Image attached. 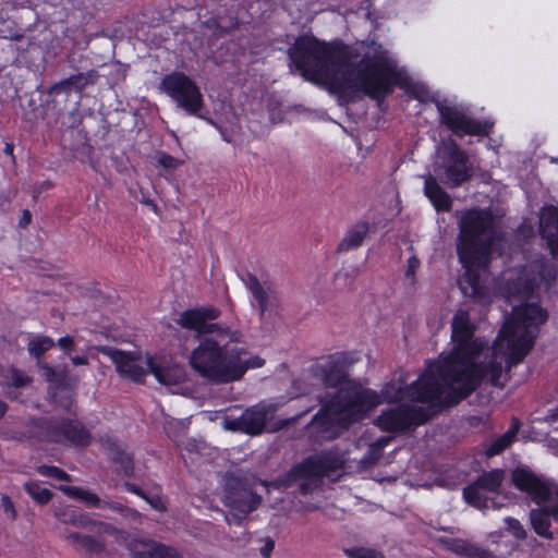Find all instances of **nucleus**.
<instances>
[{
    "instance_id": "1",
    "label": "nucleus",
    "mask_w": 558,
    "mask_h": 558,
    "mask_svg": "<svg viewBox=\"0 0 558 558\" xmlns=\"http://www.w3.org/2000/svg\"><path fill=\"white\" fill-rule=\"evenodd\" d=\"M313 374L326 388L333 389L319 396L322 409L313 416L310 425L318 426L328 438L336 437L345 429L359 414H362L383 401L397 403L404 400L422 403L400 404L383 411L376 418V425L386 432H404L425 424L444 408H450L451 388L429 364L425 373L408 385L405 379L387 383L378 395L349 379L343 366L330 362L313 367Z\"/></svg>"
},
{
    "instance_id": "50",
    "label": "nucleus",
    "mask_w": 558,
    "mask_h": 558,
    "mask_svg": "<svg viewBox=\"0 0 558 558\" xmlns=\"http://www.w3.org/2000/svg\"><path fill=\"white\" fill-rule=\"evenodd\" d=\"M41 368H43L44 375L46 376L48 381L56 380V371L51 366L45 364L41 366Z\"/></svg>"
},
{
    "instance_id": "10",
    "label": "nucleus",
    "mask_w": 558,
    "mask_h": 558,
    "mask_svg": "<svg viewBox=\"0 0 558 558\" xmlns=\"http://www.w3.org/2000/svg\"><path fill=\"white\" fill-rule=\"evenodd\" d=\"M260 502L262 497L253 493L245 480L240 477L227 480L225 505L231 509V514L226 515L229 524L241 525L246 515L256 510Z\"/></svg>"
},
{
    "instance_id": "27",
    "label": "nucleus",
    "mask_w": 558,
    "mask_h": 558,
    "mask_svg": "<svg viewBox=\"0 0 558 558\" xmlns=\"http://www.w3.org/2000/svg\"><path fill=\"white\" fill-rule=\"evenodd\" d=\"M70 77L72 89L74 93H82L86 88L97 84L100 75L98 71L90 69L86 72L73 74Z\"/></svg>"
},
{
    "instance_id": "51",
    "label": "nucleus",
    "mask_w": 558,
    "mask_h": 558,
    "mask_svg": "<svg viewBox=\"0 0 558 558\" xmlns=\"http://www.w3.org/2000/svg\"><path fill=\"white\" fill-rule=\"evenodd\" d=\"M487 507H485L484 510H487V509H500L502 507V504H499L498 501H496V499L494 497H488L487 496Z\"/></svg>"
},
{
    "instance_id": "37",
    "label": "nucleus",
    "mask_w": 558,
    "mask_h": 558,
    "mask_svg": "<svg viewBox=\"0 0 558 558\" xmlns=\"http://www.w3.org/2000/svg\"><path fill=\"white\" fill-rule=\"evenodd\" d=\"M156 160L157 165L165 169H177L182 163L181 160L174 158L173 156L165 151L158 153L156 156Z\"/></svg>"
},
{
    "instance_id": "46",
    "label": "nucleus",
    "mask_w": 558,
    "mask_h": 558,
    "mask_svg": "<svg viewBox=\"0 0 558 558\" xmlns=\"http://www.w3.org/2000/svg\"><path fill=\"white\" fill-rule=\"evenodd\" d=\"M549 511L551 512L553 519L558 523V489L556 492V496L550 500L548 505Z\"/></svg>"
},
{
    "instance_id": "43",
    "label": "nucleus",
    "mask_w": 558,
    "mask_h": 558,
    "mask_svg": "<svg viewBox=\"0 0 558 558\" xmlns=\"http://www.w3.org/2000/svg\"><path fill=\"white\" fill-rule=\"evenodd\" d=\"M102 508H110L117 512L124 513L128 512L129 509L124 507L120 502H113V501H102Z\"/></svg>"
},
{
    "instance_id": "12",
    "label": "nucleus",
    "mask_w": 558,
    "mask_h": 558,
    "mask_svg": "<svg viewBox=\"0 0 558 558\" xmlns=\"http://www.w3.org/2000/svg\"><path fill=\"white\" fill-rule=\"evenodd\" d=\"M504 480L505 471L502 469L484 472L472 484L463 488V497L469 505L484 510L488 502L484 493L498 494Z\"/></svg>"
},
{
    "instance_id": "5",
    "label": "nucleus",
    "mask_w": 558,
    "mask_h": 558,
    "mask_svg": "<svg viewBox=\"0 0 558 558\" xmlns=\"http://www.w3.org/2000/svg\"><path fill=\"white\" fill-rule=\"evenodd\" d=\"M497 238L495 221L488 210L471 209L462 216L457 251L466 269L468 287L462 288L465 294H481L482 287L475 270L487 268L492 245Z\"/></svg>"
},
{
    "instance_id": "22",
    "label": "nucleus",
    "mask_w": 558,
    "mask_h": 558,
    "mask_svg": "<svg viewBox=\"0 0 558 558\" xmlns=\"http://www.w3.org/2000/svg\"><path fill=\"white\" fill-rule=\"evenodd\" d=\"M369 231V223L367 221H359L348 229L344 236L337 246V253L349 252L359 248Z\"/></svg>"
},
{
    "instance_id": "20",
    "label": "nucleus",
    "mask_w": 558,
    "mask_h": 558,
    "mask_svg": "<svg viewBox=\"0 0 558 558\" xmlns=\"http://www.w3.org/2000/svg\"><path fill=\"white\" fill-rule=\"evenodd\" d=\"M535 276L532 278H519V283H522V289L518 290L520 299L527 300L532 296L534 290L541 283L555 278V270L542 263H533L529 267Z\"/></svg>"
},
{
    "instance_id": "25",
    "label": "nucleus",
    "mask_w": 558,
    "mask_h": 558,
    "mask_svg": "<svg viewBox=\"0 0 558 558\" xmlns=\"http://www.w3.org/2000/svg\"><path fill=\"white\" fill-rule=\"evenodd\" d=\"M439 541L448 550L457 555L472 558L481 556L482 550L476 545L470 543L469 541L450 537H441Z\"/></svg>"
},
{
    "instance_id": "31",
    "label": "nucleus",
    "mask_w": 558,
    "mask_h": 558,
    "mask_svg": "<svg viewBox=\"0 0 558 558\" xmlns=\"http://www.w3.org/2000/svg\"><path fill=\"white\" fill-rule=\"evenodd\" d=\"M54 342L51 338L46 336H39L28 343V352L31 355L40 357L46 351L51 349Z\"/></svg>"
},
{
    "instance_id": "48",
    "label": "nucleus",
    "mask_w": 558,
    "mask_h": 558,
    "mask_svg": "<svg viewBox=\"0 0 558 558\" xmlns=\"http://www.w3.org/2000/svg\"><path fill=\"white\" fill-rule=\"evenodd\" d=\"M83 535L84 534L77 532H71L65 535V539L69 541L73 546H80Z\"/></svg>"
},
{
    "instance_id": "14",
    "label": "nucleus",
    "mask_w": 558,
    "mask_h": 558,
    "mask_svg": "<svg viewBox=\"0 0 558 558\" xmlns=\"http://www.w3.org/2000/svg\"><path fill=\"white\" fill-rule=\"evenodd\" d=\"M274 416V408L264 403L255 404L246 409L240 417L232 421V429L240 430L250 435L260 434Z\"/></svg>"
},
{
    "instance_id": "18",
    "label": "nucleus",
    "mask_w": 558,
    "mask_h": 558,
    "mask_svg": "<svg viewBox=\"0 0 558 558\" xmlns=\"http://www.w3.org/2000/svg\"><path fill=\"white\" fill-rule=\"evenodd\" d=\"M129 549L133 558H182L175 549L151 539H133Z\"/></svg>"
},
{
    "instance_id": "9",
    "label": "nucleus",
    "mask_w": 558,
    "mask_h": 558,
    "mask_svg": "<svg viewBox=\"0 0 558 558\" xmlns=\"http://www.w3.org/2000/svg\"><path fill=\"white\" fill-rule=\"evenodd\" d=\"M159 89L171 97L186 113L203 118L201 113L204 108L203 95L195 82L184 73L172 72L165 75Z\"/></svg>"
},
{
    "instance_id": "34",
    "label": "nucleus",
    "mask_w": 558,
    "mask_h": 558,
    "mask_svg": "<svg viewBox=\"0 0 558 558\" xmlns=\"http://www.w3.org/2000/svg\"><path fill=\"white\" fill-rule=\"evenodd\" d=\"M350 558H385L384 554L372 548L354 547L344 550Z\"/></svg>"
},
{
    "instance_id": "38",
    "label": "nucleus",
    "mask_w": 558,
    "mask_h": 558,
    "mask_svg": "<svg viewBox=\"0 0 558 558\" xmlns=\"http://www.w3.org/2000/svg\"><path fill=\"white\" fill-rule=\"evenodd\" d=\"M10 380L11 384L16 388L25 387L32 381L29 376H27L24 372L16 368L11 369Z\"/></svg>"
},
{
    "instance_id": "7",
    "label": "nucleus",
    "mask_w": 558,
    "mask_h": 558,
    "mask_svg": "<svg viewBox=\"0 0 558 558\" xmlns=\"http://www.w3.org/2000/svg\"><path fill=\"white\" fill-rule=\"evenodd\" d=\"M33 435L41 440L63 446L87 447L92 434L78 420L65 417H38L31 420Z\"/></svg>"
},
{
    "instance_id": "53",
    "label": "nucleus",
    "mask_w": 558,
    "mask_h": 558,
    "mask_svg": "<svg viewBox=\"0 0 558 558\" xmlns=\"http://www.w3.org/2000/svg\"><path fill=\"white\" fill-rule=\"evenodd\" d=\"M71 360H72L74 365H85V364L88 363V360H87L86 356H78V355H76V356H72Z\"/></svg>"
},
{
    "instance_id": "49",
    "label": "nucleus",
    "mask_w": 558,
    "mask_h": 558,
    "mask_svg": "<svg viewBox=\"0 0 558 558\" xmlns=\"http://www.w3.org/2000/svg\"><path fill=\"white\" fill-rule=\"evenodd\" d=\"M155 510H162L163 509V506H162V501L159 497L157 496H154V497H148L146 496V498H144Z\"/></svg>"
},
{
    "instance_id": "33",
    "label": "nucleus",
    "mask_w": 558,
    "mask_h": 558,
    "mask_svg": "<svg viewBox=\"0 0 558 558\" xmlns=\"http://www.w3.org/2000/svg\"><path fill=\"white\" fill-rule=\"evenodd\" d=\"M37 472L43 476L52 477L59 481L69 482L71 480L70 475L65 471L53 465H39L37 468Z\"/></svg>"
},
{
    "instance_id": "41",
    "label": "nucleus",
    "mask_w": 558,
    "mask_h": 558,
    "mask_svg": "<svg viewBox=\"0 0 558 558\" xmlns=\"http://www.w3.org/2000/svg\"><path fill=\"white\" fill-rule=\"evenodd\" d=\"M59 489L66 496L81 500L85 489L77 486L60 485Z\"/></svg>"
},
{
    "instance_id": "6",
    "label": "nucleus",
    "mask_w": 558,
    "mask_h": 558,
    "mask_svg": "<svg viewBox=\"0 0 558 558\" xmlns=\"http://www.w3.org/2000/svg\"><path fill=\"white\" fill-rule=\"evenodd\" d=\"M434 175H424V194L437 211H449L452 201L439 182L449 189H454L473 177L469 156L453 140L444 143L438 149L437 159L434 162Z\"/></svg>"
},
{
    "instance_id": "45",
    "label": "nucleus",
    "mask_w": 558,
    "mask_h": 558,
    "mask_svg": "<svg viewBox=\"0 0 558 558\" xmlns=\"http://www.w3.org/2000/svg\"><path fill=\"white\" fill-rule=\"evenodd\" d=\"M32 221V214L28 209L22 211V216L19 220V227L25 229Z\"/></svg>"
},
{
    "instance_id": "29",
    "label": "nucleus",
    "mask_w": 558,
    "mask_h": 558,
    "mask_svg": "<svg viewBox=\"0 0 558 558\" xmlns=\"http://www.w3.org/2000/svg\"><path fill=\"white\" fill-rule=\"evenodd\" d=\"M361 272L362 268L359 265L345 266L335 275V283L340 289L350 288Z\"/></svg>"
},
{
    "instance_id": "28",
    "label": "nucleus",
    "mask_w": 558,
    "mask_h": 558,
    "mask_svg": "<svg viewBox=\"0 0 558 558\" xmlns=\"http://www.w3.org/2000/svg\"><path fill=\"white\" fill-rule=\"evenodd\" d=\"M389 441V437H381L375 442L371 444L367 448V451L361 459V463L366 468L376 464L383 457L384 448L388 445Z\"/></svg>"
},
{
    "instance_id": "2",
    "label": "nucleus",
    "mask_w": 558,
    "mask_h": 558,
    "mask_svg": "<svg viewBox=\"0 0 558 558\" xmlns=\"http://www.w3.org/2000/svg\"><path fill=\"white\" fill-rule=\"evenodd\" d=\"M546 320L547 313L534 303L513 307L493 343L489 360L481 362L485 343L474 339L475 326L469 312L459 310L451 323V353L430 364L451 388V403L465 399L484 379L493 386H504L502 364L508 368L519 364L533 348L538 326Z\"/></svg>"
},
{
    "instance_id": "55",
    "label": "nucleus",
    "mask_w": 558,
    "mask_h": 558,
    "mask_svg": "<svg viewBox=\"0 0 558 558\" xmlns=\"http://www.w3.org/2000/svg\"><path fill=\"white\" fill-rule=\"evenodd\" d=\"M13 148H14V146L12 143H5L3 151H4V154L11 156L14 159Z\"/></svg>"
},
{
    "instance_id": "35",
    "label": "nucleus",
    "mask_w": 558,
    "mask_h": 558,
    "mask_svg": "<svg viewBox=\"0 0 558 558\" xmlns=\"http://www.w3.org/2000/svg\"><path fill=\"white\" fill-rule=\"evenodd\" d=\"M505 523L507 525V530L518 539H525L526 538V531L523 527V525L520 523L519 520L507 517L505 519Z\"/></svg>"
},
{
    "instance_id": "26",
    "label": "nucleus",
    "mask_w": 558,
    "mask_h": 558,
    "mask_svg": "<svg viewBox=\"0 0 558 558\" xmlns=\"http://www.w3.org/2000/svg\"><path fill=\"white\" fill-rule=\"evenodd\" d=\"M520 428V422L517 418L512 420V424L510 428L497 439H495L492 445L486 449L487 457H494L502 452L506 448H508L514 440Z\"/></svg>"
},
{
    "instance_id": "42",
    "label": "nucleus",
    "mask_w": 558,
    "mask_h": 558,
    "mask_svg": "<svg viewBox=\"0 0 558 558\" xmlns=\"http://www.w3.org/2000/svg\"><path fill=\"white\" fill-rule=\"evenodd\" d=\"M1 507L11 520L16 519V511L14 505L9 496L4 495L1 497Z\"/></svg>"
},
{
    "instance_id": "52",
    "label": "nucleus",
    "mask_w": 558,
    "mask_h": 558,
    "mask_svg": "<svg viewBox=\"0 0 558 558\" xmlns=\"http://www.w3.org/2000/svg\"><path fill=\"white\" fill-rule=\"evenodd\" d=\"M275 547V543L271 539H268L266 545L260 549L264 556H269Z\"/></svg>"
},
{
    "instance_id": "32",
    "label": "nucleus",
    "mask_w": 558,
    "mask_h": 558,
    "mask_svg": "<svg viewBox=\"0 0 558 558\" xmlns=\"http://www.w3.org/2000/svg\"><path fill=\"white\" fill-rule=\"evenodd\" d=\"M80 547L85 549L87 555H99L105 550L106 544L100 538L84 534Z\"/></svg>"
},
{
    "instance_id": "16",
    "label": "nucleus",
    "mask_w": 558,
    "mask_h": 558,
    "mask_svg": "<svg viewBox=\"0 0 558 558\" xmlns=\"http://www.w3.org/2000/svg\"><path fill=\"white\" fill-rule=\"evenodd\" d=\"M147 367L155 378L165 386L181 384L186 378V372L182 365L170 363L166 359H147Z\"/></svg>"
},
{
    "instance_id": "8",
    "label": "nucleus",
    "mask_w": 558,
    "mask_h": 558,
    "mask_svg": "<svg viewBox=\"0 0 558 558\" xmlns=\"http://www.w3.org/2000/svg\"><path fill=\"white\" fill-rule=\"evenodd\" d=\"M343 464V459L337 452L322 451L304 459L291 470L288 476L292 480H304L299 488L302 495H307L314 488L312 480L330 476L341 470Z\"/></svg>"
},
{
    "instance_id": "23",
    "label": "nucleus",
    "mask_w": 558,
    "mask_h": 558,
    "mask_svg": "<svg viewBox=\"0 0 558 558\" xmlns=\"http://www.w3.org/2000/svg\"><path fill=\"white\" fill-rule=\"evenodd\" d=\"M551 512L548 505L544 508L532 509L530 511V523L534 532L546 539H553L554 533L550 531L551 526Z\"/></svg>"
},
{
    "instance_id": "21",
    "label": "nucleus",
    "mask_w": 558,
    "mask_h": 558,
    "mask_svg": "<svg viewBox=\"0 0 558 558\" xmlns=\"http://www.w3.org/2000/svg\"><path fill=\"white\" fill-rule=\"evenodd\" d=\"M100 441L110 460L120 465L125 476H132L134 473L133 456L126 451L124 446L108 436L101 438Z\"/></svg>"
},
{
    "instance_id": "58",
    "label": "nucleus",
    "mask_w": 558,
    "mask_h": 558,
    "mask_svg": "<svg viewBox=\"0 0 558 558\" xmlns=\"http://www.w3.org/2000/svg\"><path fill=\"white\" fill-rule=\"evenodd\" d=\"M307 411H308V410H304V412H303V413H301L299 416H301V415H303V414L307 413Z\"/></svg>"
},
{
    "instance_id": "54",
    "label": "nucleus",
    "mask_w": 558,
    "mask_h": 558,
    "mask_svg": "<svg viewBox=\"0 0 558 558\" xmlns=\"http://www.w3.org/2000/svg\"><path fill=\"white\" fill-rule=\"evenodd\" d=\"M70 118L72 119L71 126H75L81 123V117L77 112H71Z\"/></svg>"
},
{
    "instance_id": "39",
    "label": "nucleus",
    "mask_w": 558,
    "mask_h": 558,
    "mask_svg": "<svg viewBox=\"0 0 558 558\" xmlns=\"http://www.w3.org/2000/svg\"><path fill=\"white\" fill-rule=\"evenodd\" d=\"M420 264V259L415 255H412L407 260V269L404 276L408 280L411 281L412 284L415 282V272L418 269Z\"/></svg>"
},
{
    "instance_id": "11",
    "label": "nucleus",
    "mask_w": 558,
    "mask_h": 558,
    "mask_svg": "<svg viewBox=\"0 0 558 558\" xmlns=\"http://www.w3.org/2000/svg\"><path fill=\"white\" fill-rule=\"evenodd\" d=\"M440 121L458 136L487 135L493 123L481 122L469 117L466 109L460 106H449L442 101H436Z\"/></svg>"
},
{
    "instance_id": "19",
    "label": "nucleus",
    "mask_w": 558,
    "mask_h": 558,
    "mask_svg": "<svg viewBox=\"0 0 558 558\" xmlns=\"http://www.w3.org/2000/svg\"><path fill=\"white\" fill-rule=\"evenodd\" d=\"M539 232L553 255L558 257V207L546 205L541 209Z\"/></svg>"
},
{
    "instance_id": "15",
    "label": "nucleus",
    "mask_w": 558,
    "mask_h": 558,
    "mask_svg": "<svg viewBox=\"0 0 558 558\" xmlns=\"http://www.w3.org/2000/svg\"><path fill=\"white\" fill-rule=\"evenodd\" d=\"M108 355L116 364L117 372L122 376L134 381L141 383L146 371L137 364V356L132 352H123L110 347H104L100 350Z\"/></svg>"
},
{
    "instance_id": "3",
    "label": "nucleus",
    "mask_w": 558,
    "mask_h": 558,
    "mask_svg": "<svg viewBox=\"0 0 558 558\" xmlns=\"http://www.w3.org/2000/svg\"><path fill=\"white\" fill-rule=\"evenodd\" d=\"M288 56L290 68L294 66L305 80L340 95L362 92L381 101L395 85L407 81L405 71L375 41L353 47L303 35L288 49Z\"/></svg>"
},
{
    "instance_id": "57",
    "label": "nucleus",
    "mask_w": 558,
    "mask_h": 558,
    "mask_svg": "<svg viewBox=\"0 0 558 558\" xmlns=\"http://www.w3.org/2000/svg\"><path fill=\"white\" fill-rule=\"evenodd\" d=\"M219 131H220V134H221L222 138H223L226 142L230 143V142H231V138H230V136L227 134V132H226V131H223L221 128H219Z\"/></svg>"
},
{
    "instance_id": "24",
    "label": "nucleus",
    "mask_w": 558,
    "mask_h": 558,
    "mask_svg": "<svg viewBox=\"0 0 558 558\" xmlns=\"http://www.w3.org/2000/svg\"><path fill=\"white\" fill-rule=\"evenodd\" d=\"M54 517L63 524L76 527L87 529L92 524H96L88 515L73 507H65L54 510Z\"/></svg>"
},
{
    "instance_id": "30",
    "label": "nucleus",
    "mask_w": 558,
    "mask_h": 558,
    "mask_svg": "<svg viewBox=\"0 0 558 558\" xmlns=\"http://www.w3.org/2000/svg\"><path fill=\"white\" fill-rule=\"evenodd\" d=\"M26 493L38 504L46 505L52 498V492L46 487H43L37 482H26L24 484Z\"/></svg>"
},
{
    "instance_id": "36",
    "label": "nucleus",
    "mask_w": 558,
    "mask_h": 558,
    "mask_svg": "<svg viewBox=\"0 0 558 558\" xmlns=\"http://www.w3.org/2000/svg\"><path fill=\"white\" fill-rule=\"evenodd\" d=\"M73 92L70 77H66L64 80H61L60 82H57L52 84L48 89L47 94L57 96L60 94H71Z\"/></svg>"
},
{
    "instance_id": "13",
    "label": "nucleus",
    "mask_w": 558,
    "mask_h": 558,
    "mask_svg": "<svg viewBox=\"0 0 558 558\" xmlns=\"http://www.w3.org/2000/svg\"><path fill=\"white\" fill-rule=\"evenodd\" d=\"M511 480L518 489L526 493L537 505L550 500L551 489L549 485L529 469L521 466L514 469Z\"/></svg>"
},
{
    "instance_id": "47",
    "label": "nucleus",
    "mask_w": 558,
    "mask_h": 558,
    "mask_svg": "<svg viewBox=\"0 0 558 558\" xmlns=\"http://www.w3.org/2000/svg\"><path fill=\"white\" fill-rule=\"evenodd\" d=\"M58 344L62 350L66 351L73 348L74 341L72 337L65 336L59 339Z\"/></svg>"
},
{
    "instance_id": "17",
    "label": "nucleus",
    "mask_w": 558,
    "mask_h": 558,
    "mask_svg": "<svg viewBox=\"0 0 558 558\" xmlns=\"http://www.w3.org/2000/svg\"><path fill=\"white\" fill-rule=\"evenodd\" d=\"M243 282L256 301L260 317L277 305L276 292L270 286L260 283L255 275L248 272Z\"/></svg>"
},
{
    "instance_id": "56",
    "label": "nucleus",
    "mask_w": 558,
    "mask_h": 558,
    "mask_svg": "<svg viewBox=\"0 0 558 558\" xmlns=\"http://www.w3.org/2000/svg\"><path fill=\"white\" fill-rule=\"evenodd\" d=\"M8 411V405L4 401L0 400V420L4 416Z\"/></svg>"
},
{
    "instance_id": "4",
    "label": "nucleus",
    "mask_w": 558,
    "mask_h": 558,
    "mask_svg": "<svg viewBox=\"0 0 558 558\" xmlns=\"http://www.w3.org/2000/svg\"><path fill=\"white\" fill-rule=\"evenodd\" d=\"M220 314L217 307L201 306L183 311L175 319L180 327L195 331V337L199 339L198 345L190 354L189 363L195 374L213 385L238 381L250 368L265 364L259 356H247L246 348L231 345L241 343L243 335L227 325L213 323Z\"/></svg>"
},
{
    "instance_id": "40",
    "label": "nucleus",
    "mask_w": 558,
    "mask_h": 558,
    "mask_svg": "<svg viewBox=\"0 0 558 558\" xmlns=\"http://www.w3.org/2000/svg\"><path fill=\"white\" fill-rule=\"evenodd\" d=\"M81 501L88 507L102 508V500L96 494L88 490H84Z\"/></svg>"
},
{
    "instance_id": "44",
    "label": "nucleus",
    "mask_w": 558,
    "mask_h": 558,
    "mask_svg": "<svg viewBox=\"0 0 558 558\" xmlns=\"http://www.w3.org/2000/svg\"><path fill=\"white\" fill-rule=\"evenodd\" d=\"M124 487L126 488L128 492H131V493L142 497L143 499L146 498V496H147L142 488H140L138 486H136L133 483L125 482Z\"/></svg>"
}]
</instances>
